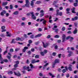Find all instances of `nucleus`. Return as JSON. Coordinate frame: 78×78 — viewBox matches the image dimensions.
Instances as JSON below:
<instances>
[{"label": "nucleus", "instance_id": "obj_16", "mask_svg": "<svg viewBox=\"0 0 78 78\" xmlns=\"http://www.w3.org/2000/svg\"><path fill=\"white\" fill-rule=\"evenodd\" d=\"M42 36V34H38L36 35L35 36V38H36V37H41Z\"/></svg>", "mask_w": 78, "mask_h": 78}, {"label": "nucleus", "instance_id": "obj_7", "mask_svg": "<svg viewBox=\"0 0 78 78\" xmlns=\"http://www.w3.org/2000/svg\"><path fill=\"white\" fill-rule=\"evenodd\" d=\"M62 40V42H64V41H66V35L65 34H63Z\"/></svg>", "mask_w": 78, "mask_h": 78}, {"label": "nucleus", "instance_id": "obj_18", "mask_svg": "<svg viewBox=\"0 0 78 78\" xmlns=\"http://www.w3.org/2000/svg\"><path fill=\"white\" fill-rule=\"evenodd\" d=\"M31 17L32 19H33L34 20H36V17L34 16V15H33L31 16Z\"/></svg>", "mask_w": 78, "mask_h": 78}, {"label": "nucleus", "instance_id": "obj_6", "mask_svg": "<svg viewBox=\"0 0 78 78\" xmlns=\"http://www.w3.org/2000/svg\"><path fill=\"white\" fill-rule=\"evenodd\" d=\"M6 13V11L5 10H4L0 13L1 15L2 16H4V14Z\"/></svg>", "mask_w": 78, "mask_h": 78}, {"label": "nucleus", "instance_id": "obj_61", "mask_svg": "<svg viewBox=\"0 0 78 78\" xmlns=\"http://www.w3.org/2000/svg\"><path fill=\"white\" fill-rule=\"evenodd\" d=\"M68 34H71L72 33V31H68L67 32Z\"/></svg>", "mask_w": 78, "mask_h": 78}, {"label": "nucleus", "instance_id": "obj_57", "mask_svg": "<svg viewBox=\"0 0 78 78\" xmlns=\"http://www.w3.org/2000/svg\"><path fill=\"white\" fill-rule=\"evenodd\" d=\"M16 63V64H17L18 65V64H19V61H17L15 62Z\"/></svg>", "mask_w": 78, "mask_h": 78}, {"label": "nucleus", "instance_id": "obj_32", "mask_svg": "<svg viewBox=\"0 0 78 78\" xmlns=\"http://www.w3.org/2000/svg\"><path fill=\"white\" fill-rule=\"evenodd\" d=\"M49 75H50V76H51L52 78H53L55 77L54 76V75H53V74H52L51 73H49Z\"/></svg>", "mask_w": 78, "mask_h": 78}, {"label": "nucleus", "instance_id": "obj_28", "mask_svg": "<svg viewBox=\"0 0 78 78\" xmlns=\"http://www.w3.org/2000/svg\"><path fill=\"white\" fill-rule=\"evenodd\" d=\"M26 7H27V8H30V4L26 3L25 4Z\"/></svg>", "mask_w": 78, "mask_h": 78}, {"label": "nucleus", "instance_id": "obj_43", "mask_svg": "<svg viewBox=\"0 0 78 78\" xmlns=\"http://www.w3.org/2000/svg\"><path fill=\"white\" fill-rule=\"evenodd\" d=\"M10 51L11 52V53H12V52H13L14 51V50L12 48H11L10 49Z\"/></svg>", "mask_w": 78, "mask_h": 78}, {"label": "nucleus", "instance_id": "obj_22", "mask_svg": "<svg viewBox=\"0 0 78 78\" xmlns=\"http://www.w3.org/2000/svg\"><path fill=\"white\" fill-rule=\"evenodd\" d=\"M75 8L73 7V9H72V12L73 13H76V12L75 11Z\"/></svg>", "mask_w": 78, "mask_h": 78}, {"label": "nucleus", "instance_id": "obj_35", "mask_svg": "<svg viewBox=\"0 0 78 78\" xmlns=\"http://www.w3.org/2000/svg\"><path fill=\"white\" fill-rule=\"evenodd\" d=\"M30 37L31 39H34V35L33 34L31 35Z\"/></svg>", "mask_w": 78, "mask_h": 78}, {"label": "nucleus", "instance_id": "obj_19", "mask_svg": "<svg viewBox=\"0 0 78 78\" xmlns=\"http://www.w3.org/2000/svg\"><path fill=\"white\" fill-rule=\"evenodd\" d=\"M8 4V2H2V6H5L6 5H7Z\"/></svg>", "mask_w": 78, "mask_h": 78}, {"label": "nucleus", "instance_id": "obj_62", "mask_svg": "<svg viewBox=\"0 0 78 78\" xmlns=\"http://www.w3.org/2000/svg\"><path fill=\"white\" fill-rule=\"evenodd\" d=\"M7 58H8L9 60H10L11 59V56H8L7 57Z\"/></svg>", "mask_w": 78, "mask_h": 78}, {"label": "nucleus", "instance_id": "obj_36", "mask_svg": "<svg viewBox=\"0 0 78 78\" xmlns=\"http://www.w3.org/2000/svg\"><path fill=\"white\" fill-rule=\"evenodd\" d=\"M2 22L3 23H5V22H6V20L5 19L3 18L2 20Z\"/></svg>", "mask_w": 78, "mask_h": 78}, {"label": "nucleus", "instance_id": "obj_47", "mask_svg": "<svg viewBox=\"0 0 78 78\" xmlns=\"http://www.w3.org/2000/svg\"><path fill=\"white\" fill-rule=\"evenodd\" d=\"M15 40V39H13L12 41H11V43H16V42L14 41Z\"/></svg>", "mask_w": 78, "mask_h": 78}, {"label": "nucleus", "instance_id": "obj_4", "mask_svg": "<svg viewBox=\"0 0 78 78\" xmlns=\"http://www.w3.org/2000/svg\"><path fill=\"white\" fill-rule=\"evenodd\" d=\"M23 40L24 38L23 37H21V38L18 37L16 38V41H23Z\"/></svg>", "mask_w": 78, "mask_h": 78}, {"label": "nucleus", "instance_id": "obj_12", "mask_svg": "<svg viewBox=\"0 0 78 78\" xmlns=\"http://www.w3.org/2000/svg\"><path fill=\"white\" fill-rule=\"evenodd\" d=\"M66 11H67L66 12V14H70V12H69L70 11V8L67 9L66 10Z\"/></svg>", "mask_w": 78, "mask_h": 78}, {"label": "nucleus", "instance_id": "obj_40", "mask_svg": "<svg viewBox=\"0 0 78 78\" xmlns=\"http://www.w3.org/2000/svg\"><path fill=\"white\" fill-rule=\"evenodd\" d=\"M35 58H39V55H36L35 56Z\"/></svg>", "mask_w": 78, "mask_h": 78}, {"label": "nucleus", "instance_id": "obj_59", "mask_svg": "<svg viewBox=\"0 0 78 78\" xmlns=\"http://www.w3.org/2000/svg\"><path fill=\"white\" fill-rule=\"evenodd\" d=\"M66 69H63L62 72H63V73H65V72H66Z\"/></svg>", "mask_w": 78, "mask_h": 78}, {"label": "nucleus", "instance_id": "obj_53", "mask_svg": "<svg viewBox=\"0 0 78 78\" xmlns=\"http://www.w3.org/2000/svg\"><path fill=\"white\" fill-rule=\"evenodd\" d=\"M56 52H53L52 53V55L54 56H56Z\"/></svg>", "mask_w": 78, "mask_h": 78}, {"label": "nucleus", "instance_id": "obj_24", "mask_svg": "<svg viewBox=\"0 0 78 78\" xmlns=\"http://www.w3.org/2000/svg\"><path fill=\"white\" fill-rule=\"evenodd\" d=\"M40 53L41 55V56H44V55H45V54L44 53V52H43L42 51H41L40 52Z\"/></svg>", "mask_w": 78, "mask_h": 78}, {"label": "nucleus", "instance_id": "obj_44", "mask_svg": "<svg viewBox=\"0 0 78 78\" xmlns=\"http://www.w3.org/2000/svg\"><path fill=\"white\" fill-rule=\"evenodd\" d=\"M59 30L58 29H56L55 30V33H56L57 34H58V31Z\"/></svg>", "mask_w": 78, "mask_h": 78}, {"label": "nucleus", "instance_id": "obj_31", "mask_svg": "<svg viewBox=\"0 0 78 78\" xmlns=\"http://www.w3.org/2000/svg\"><path fill=\"white\" fill-rule=\"evenodd\" d=\"M10 8L9 9H13V6H12V5H10L9 6Z\"/></svg>", "mask_w": 78, "mask_h": 78}, {"label": "nucleus", "instance_id": "obj_13", "mask_svg": "<svg viewBox=\"0 0 78 78\" xmlns=\"http://www.w3.org/2000/svg\"><path fill=\"white\" fill-rule=\"evenodd\" d=\"M58 15L61 16L62 15V12H57L56 16H58Z\"/></svg>", "mask_w": 78, "mask_h": 78}, {"label": "nucleus", "instance_id": "obj_20", "mask_svg": "<svg viewBox=\"0 0 78 78\" xmlns=\"http://www.w3.org/2000/svg\"><path fill=\"white\" fill-rule=\"evenodd\" d=\"M54 62L55 63V64L56 63H59V60L58 59H55Z\"/></svg>", "mask_w": 78, "mask_h": 78}, {"label": "nucleus", "instance_id": "obj_55", "mask_svg": "<svg viewBox=\"0 0 78 78\" xmlns=\"http://www.w3.org/2000/svg\"><path fill=\"white\" fill-rule=\"evenodd\" d=\"M40 3H41V2L39 1H37L36 3V4H37L38 5L40 4Z\"/></svg>", "mask_w": 78, "mask_h": 78}, {"label": "nucleus", "instance_id": "obj_56", "mask_svg": "<svg viewBox=\"0 0 78 78\" xmlns=\"http://www.w3.org/2000/svg\"><path fill=\"white\" fill-rule=\"evenodd\" d=\"M0 36H1V37H5V35H4V34H1Z\"/></svg>", "mask_w": 78, "mask_h": 78}, {"label": "nucleus", "instance_id": "obj_14", "mask_svg": "<svg viewBox=\"0 0 78 78\" xmlns=\"http://www.w3.org/2000/svg\"><path fill=\"white\" fill-rule=\"evenodd\" d=\"M23 68L24 70H27V69H30V67L29 66L27 67L26 66H23Z\"/></svg>", "mask_w": 78, "mask_h": 78}, {"label": "nucleus", "instance_id": "obj_49", "mask_svg": "<svg viewBox=\"0 0 78 78\" xmlns=\"http://www.w3.org/2000/svg\"><path fill=\"white\" fill-rule=\"evenodd\" d=\"M14 67L16 68L18 67V65L17 64H15L14 66Z\"/></svg>", "mask_w": 78, "mask_h": 78}, {"label": "nucleus", "instance_id": "obj_33", "mask_svg": "<svg viewBox=\"0 0 78 78\" xmlns=\"http://www.w3.org/2000/svg\"><path fill=\"white\" fill-rule=\"evenodd\" d=\"M44 53L45 54H46L47 53V52H48V51L47 50H44L43 51Z\"/></svg>", "mask_w": 78, "mask_h": 78}, {"label": "nucleus", "instance_id": "obj_34", "mask_svg": "<svg viewBox=\"0 0 78 78\" xmlns=\"http://www.w3.org/2000/svg\"><path fill=\"white\" fill-rule=\"evenodd\" d=\"M59 35H56L54 36V37H55V38H59Z\"/></svg>", "mask_w": 78, "mask_h": 78}, {"label": "nucleus", "instance_id": "obj_25", "mask_svg": "<svg viewBox=\"0 0 78 78\" xmlns=\"http://www.w3.org/2000/svg\"><path fill=\"white\" fill-rule=\"evenodd\" d=\"M30 69H33V68H35V67L32 64H30Z\"/></svg>", "mask_w": 78, "mask_h": 78}, {"label": "nucleus", "instance_id": "obj_63", "mask_svg": "<svg viewBox=\"0 0 78 78\" xmlns=\"http://www.w3.org/2000/svg\"><path fill=\"white\" fill-rule=\"evenodd\" d=\"M49 11H53V8H49Z\"/></svg>", "mask_w": 78, "mask_h": 78}, {"label": "nucleus", "instance_id": "obj_1", "mask_svg": "<svg viewBox=\"0 0 78 78\" xmlns=\"http://www.w3.org/2000/svg\"><path fill=\"white\" fill-rule=\"evenodd\" d=\"M40 62V60H37L35 59H34L31 60V63L32 64H34L36 62Z\"/></svg>", "mask_w": 78, "mask_h": 78}, {"label": "nucleus", "instance_id": "obj_54", "mask_svg": "<svg viewBox=\"0 0 78 78\" xmlns=\"http://www.w3.org/2000/svg\"><path fill=\"white\" fill-rule=\"evenodd\" d=\"M66 78H69L70 76V75L69 74H66Z\"/></svg>", "mask_w": 78, "mask_h": 78}, {"label": "nucleus", "instance_id": "obj_64", "mask_svg": "<svg viewBox=\"0 0 78 78\" xmlns=\"http://www.w3.org/2000/svg\"><path fill=\"white\" fill-rule=\"evenodd\" d=\"M38 31H42V29L41 28H39L38 29Z\"/></svg>", "mask_w": 78, "mask_h": 78}, {"label": "nucleus", "instance_id": "obj_5", "mask_svg": "<svg viewBox=\"0 0 78 78\" xmlns=\"http://www.w3.org/2000/svg\"><path fill=\"white\" fill-rule=\"evenodd\" d=\"M14 73L15 74V75L17 76H21V74L19 72H18V73H16L15 72H14Z\"/></svg>", "mask_w": 78, "mask_h": 78}, {"label": "nucleus", "instance_id": "obj_15", "mask_svg": "<svg viewBox=\"0 0 78 78\" xmlns=\"http://www.w3.org/2000/svg\"><path fill=\"white\" fill-rule=\"evenodd\" d=\"M68 52L69 53L68 55V56L69 57H70V56H72V54H73V53H72V51H68Z\"/></svg>", "mask_w": 78, "mask_h": 78}, {"label": "nucleus", "instance_id": "obj_3", "mask_svg": "<svg viewBox=\"0 0 78 78\" xmlns=\"http://www.w3.org/2000/svg\"><path fill=\"white\" fill-rule=\"evenodd\" d=\"M45 20V19L44 18L41 19L40 20V22H42V21H43L42 23H43V24H44V25H45L47 21H46V20Z\"/></svg>", "mask_w": 78, "mask_h": 78}, {"label": "nucleus", "instance_id": "obj_10", "mask_svg": "<svg viewBox=\"0 0 78 78\" xmlns=\"http://www.w3.org/2000/svg\"><path fill=\"white\" fill-rule=\"evenodd\" d=\"M78 17L77 16H76L74 18H72V19L71 20L72 21H75V20H78Z\"/></svg>", "mask_w": 78, "mask_h": 78}, {"label": "nucleus", "instance_id": "obj_37", "mask_svg": "<svg viewBox=\"0 0 78 78\" xmlns=\"http://www.w3.org/2000/svg\"><path fill=\"white\" fill-rule=\"evenodd\" d=\"M38 48L40 51H42V50H43V48L41 47H39Z\"/></svg>", "mask_w": 78, "mask_h": 78}, {"label": "nucleus", "instance_id": "obj_58", "mask_svg": "<svg viewBox=\"0 0 78 78\" xmlns=\"http://www.w3.org/2000/svg\"><path fill=\"white\" fill-rule=\"evenodd\" d=\"M42 16H44V13H41L40 14V17H42Z\"/></svg>", "mask_w": 78, "mask_h": 78}, {"label": "nucleus", "instance_id": "obj_27", "mask_svg": "<svg viewBox=\"0 0 78 78\" xmlns=\"http://www.w3.org/2000/svg\"><path fill=\"white\" fill-rule=\"evenodd\" d=\"M30 5L32 6V7L33 8V5H34V2L33 1H31L30 3Z\"/></svg>", "mask_w": 78, "mask_h": 78}, {"label": "nucleus", "instance_id": "obj_17", "mask_svg": "<svg viewBox=\"0 0 78 78\" xmlns=\"http://www.w3.org/2000/svg\"><path fill=\"white\" fill-rule=\"evenodd\" d=\"M71 67H72V65H69V66L68 68V69L69 70V71H72V68Z\"/></svg>", "mask_w": 78, "mask_h": 78}, {"label": "nucleus", "instance_id": "obj_41", "mask_svg": "<svg viewBox=\"0 0 78 78\" xmlns=\"http://www.w3.org/2000/svg\"><path fill=\"white\" fill-rule=\"evenodd\" d=\"M26 3H27L30 4V1H29V0H26Z\"/></svg>", "mask_w": 78, "mask_h": 78}, {"label": "nucleus", "instance_id": "obj_46", "mask_svg": "<svg viewBox=\"0 0 78 78\" xmlns=\"http://www.w3.org/2000/svg\"><path fill=\"white\" fill-rule=\"evenodd\" d=\"M55 65H56V63H55L54 62V63H53V64L52 65L53 68H54V67H55Z\"/></svg>", "mask_w": 78, "mask_h": 78}, {"label": "nucleus", "instance_id": "obj_2", "mask_svg": "<svg viewBox=\"0 0 78 78\" xmlns=\"http://www.w3.org/2000/svg\"><path fill=\"white\" fill-rule=\"evenodd\" d=\"M44 48H47L48 45H49V44L46 43L45 44L44 42H42Z\"/></svg>", "mask_w": 78, "mask_h": 78}, {"label": "nucleus", "instance_id": "obj_38", "mask_svg": "<svg viewBox=\"0 0 78 78\" xmlns=\"http://www.w3.org/2000/svg\"><path fill=\"white\" fill-rule=\"evenodd\" d=\"M66 30V27H62V31H65V30Z\"/></svg>", "mask_w": 78, "mask_h": 78}, {"label": "nucleus", "instance_id": "obj_21", "mask_svg": "<svg viewBox=\"0 0 78 78\" xmlns=\"http://www.w3.org/2000/svg\"><path fill=\"white\" fill-rule=\"evenodd\" d=\"M8 73V75H12V74H13V72L11 71H9Z\"/></svg>", "mask_w": 78, "mask_h": 78}, {"label": "nucleus", "instance_id": "obj_23", "mask_svg": "<svg viewBox=\"0 0 78 78\" xmlns=\"http://www.w3.org/2000/svg\"><path fill=\"white\" fill-rule=\"evenodd\" d=\"M13 14L14 15H17V14H19V11H16L13 12Z\"/></svg>", "mask_w": 78, "mask_h": 78}, {"label": "nucleus", "instance_id": "obj_9", "mask_svg": "<svg viewBox=\"0 0 78 78\" xmlns=\"http://www.w3.org/2000/svg\"><path fill=\"white\" fill-rule=\"evenodd\" d=\"M5 26H2L1 27V29L2 30V32H4L5 31H6V30L5 29Z\"/></svg>", "mask_w": 78, "mask_h": 78}, {"label": "nucleus", "instance_id": "obj_52", "mask_svg": "<svg viewBox=\"0 0 78 78\" xmlns=\"http://www.w3.org/2000/svg\"><path fill=\"white\" fill-rule=\"evenodd\" d=\"M21 25L22 26H25V23L24 22H23L21 24Z\"/></svg>", "mask_w": 78, "mask_h": 78}, {"label": "nucleus", "instance_id": "obj_60", "mask_svg": "<svg viewBox=\"0 0 78 78\" xmlns=\"http://www.w3.org/2000/svg\"><path fill=\"white\" fill-rule=\"evenodd\" d=\"M24 36L25 38H27V37H28V36H27V34H24Z\"/></svg>", "mask_w": 78, "mask_h": 78}, {"label": "nucleus", "instance_id": "obj_39", "mask_svg": "<svg viewBox=\"0 0 78 78\" xmlns=\"http://www.w3.org/2000/svg\"><path fill=\"white\" fill-rule=\"evenodd\" d=\"M11 35H12L11 34H7L6 36L7 37H11Z\"/></svg>", "mask_w": 78, "mask_h": 78}, {"label": "nucleus", "instance_id": "obj_11", "mask_svg": "<svg viewBox=\"0 0 78 78\" xmlns=\"http://www.w3.org/2000/svg\"><path fill=\"white\" fill-rule=\"evenodd\" d=\"M28 49V47H24V49H23V52H25V51H26V50Z\"/></svg>", "mask_w": 78, "mask_h": 78}, {"label": "nucleus", "instance_id": "obj_42", "mask_svg": "<svg viewBox=\"0 0 78 78\" xmlns=\"http://www.w3.org/2000/svg\"><path fill=\"white\" fill-rule=\"evenodd\" d=\"M74 6L76 7V6L78 5V3H74Z\"/></svg>", "mask_w": 78, "mask_h": 78}, {"label": "nucleus", "instance_id": "obj_45", "mask_svg": "<svg viewBox=\"0 0 78 78\" xmlns=\"http://www.w3.org/2000/svg\"><path fill=\"white\" fill-rule=\"evenodd\" d=\"M30 12V15H31V16H33L34 15V12Z\"/></svg>", "mask_w": 78, "mask_h": 78}, {"label": "nucleus", "instance_id": "obj_26", "mask_svg": "<svg viewBox=\"0 0 78 78\" xmlns=\"http://www.w3.org/2000/svg\"><path fill=\"white\" fill-rule=\"evenodd\" d=\"M3 59V58H2V54H0V61H2Z\"/></svg>", "mask_w": 78, "mask_h": 78}, {"label": "nucleus", "instance_id": "obj_51", "mask_svg": "<svg viewBox=\"0 0 78 78\" xmlns=\"http://www.w3.org/2000/svg\"><path fill=\"white\" fill-rule=\"evenodd\" d=\"M23 1H19L18 2V3H23Z\"/></svg>", "mask_w": 78, "mask_h": 78}, {"label": "nucleus", "instance_id": "obj_30", "mask_svg": "<svg viewBox=\"0 0 78 78\" xmlns=\"http://www.w3.org/2000/svg\"><path fill=\"white\" fill-rule=\"evenodd\" d=\"M2 61H3L4 62H6V63H7V62H8V60L7 59L3 60Z\"/></svg>", "mask_w": 78, "mask_h": 78}, {"label": "nucleus", "instance_id": "obj_29", "mask_svg": "<svg viewBox=\"0 0 78 78\" xmlns=\"http://www.w3.org/2000/svg\"><path fill=\"white\" fill-rule=\"evenodd\" d=\"M48 63H47L43 67V69H45V67H47V65H48Z\"/></svg>", "mask_w": 78, "mask_h": 78}, {"label": "nucleus", "instance_id": "obj_8", "mask_svg": "<svg viewBox=\"0 0 78 78\" xmlns=\"http://www.w3.org/2000/svg\"><path fill=\"white\" fill-rule=\"evenodd\" d=\"M78 32V30L76 28H75V30H74V31L73 32V34H76L77 32Z\"/></svg>", "mask_w": 78, "mask_h": 78}, {"label": "nucleus", "instance_id": "obj_48", "mask_svg": "<svg viewBox=\"0 0 78 78\" xmlns=\"http://www.w3.org/2000/svg\"><path fill=\"white\" fill-rule=\"evenodd\" d=\"M8 52V51L6 50L3 53V55H5L6 53H7V52Z\"/></svg>", "mask_w": 78, "mask_h": 78}, {"label": "nucleus", "instance_id": "obj_50", "mask_svg": "<svg viewBox=\"0 0 78 78\" xmlns=\"http://www.w3.org/2000/svg\"><path fill=\"white\" fill-rule=\"evenodd\" d=\"M28 42H29V44H31L33 42V41H32L31 40H29Z\"/></svg>", "mask_w": 78, "mask_h": 78}]
</instances>
